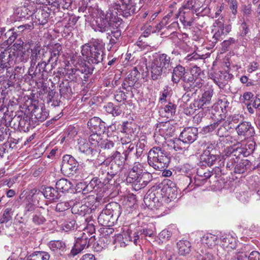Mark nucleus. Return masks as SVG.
Masks as SVG:
<instances>
[{"instance_id":"obj_1","label":"nucleus","mask_w":260,"mask_h":260,"mask_svg":"<svg viewBox=\"0 0 260 260\" xmlns=\"http://www.w3.org/2000/svg\"><path fill=\"white\" fill-rule=\"evenodd\" d=\"M173 63L171 57L166 53L159 54L154 57L150 66L151 77L156 80L165 77L171 71Z\"/></svg>"},{"instance_id":"obj_2","label":"nucleus","mask_w":260,"mask_h":260,"mask_svg":"<svg viewBox=\"0 0 260 260\" xmlns=\"http://www.w3.org/2000/svg\"><path fill=\"white\" fill-rule=\"evenodd\" d=\"M243 122L242 117L239 115L232 116L229 122L222 118H217L213 123L204 127L203 131L204 134L214 132L220 137H226L228 136V129L230 123L239 124Z\"/></svg>"},{"instance_id":"obj_3","label":"nucleus","mask_w":260,"mask_h":260,"mask_svg":"<svg viewBox=\"0 0 260 260\" xmlns=\"http://www.w3.org/2000/svg\"><path fill=\"white\" fill-rule=\"evenodd\" d=\"M82 55L84 56L89 63L98 64L103 59L104 52L101 42L93 40L82 46Z\"/></svg>"},{"instance_id":"obj_4","label":"nucleus","mask_w":260,"mask_h":260,"mask_svg":"<svg viewBox=\"0 0 260 260\" xmlns=\"http://www.w3.org/2000/svg\"><path fill=\"white\" fill-rule=\"evenodd\" d=\"M82 55L84 56L89 63L98 64L103 59L104 52L101 42L93 40L82 46Z\"/></svg>"},{"instance_id":"obj_5","label":"nucleus","mask_w":260,"mask_h":260,"mask_svg":"<svg viewBox=\"0 0 260 260\" xmlns=\"http://www.w3.org/2000/svg\"><path fill=\"white\" fill-rule=\"evenodd\" d=\"M148 163L154 169L162 171L168 167L170 157L167 152L159 147H154L148 153Z\"/></svg>"},{"instance_id":"obj_6","label":"nucleus","mask_w":260,"mask_h":260,"mask_svg":"<svg viewBox=\"0 0 260 260\" xmlns=\"http://www.w3.org/2000/svg\"><path fill=\"white\" fill-rule=\"evenodd\" d=\"M94 231V225L91 224H89L88 228L83 232H80V235L76 238V242L71 250L73 256L77 255L84 248H88L96 240L95 236L91 235Z\"/></svg>"},{"instance_id":"obj_7","label":"nucleus","mask_w":260,"mask_h":260,"mask_svg":"<svg viewBox=\"0 0 260 260\" xmlns=\"http://www.w3.org/2000/svg\"><path fill=\"white\" fill-rule=\"evenodd\" d=\"M120 214L119 205L116 203H109L98 216V222L102 226H111L117 220Z\"/></svg>"},{"instance_id":"obj_8","label":"nucleus","mask_w":260,"mask_h":260,"mask_svg":"<svg viewBox=\"0 0 260 260\" xmlns=\"http://www.w3.org/2000/svg\"><path fill=\"white\" fill-rule=\"evenodd\" d=\"M33 43L31 41L24 43L21 39L17 40L14 44L13 51L11 52L14 63L23 64L29 58L28 50Z\"/></svg>"},{"instance_id":"obj_9","label":"nucleus","mask_w":260,"mask_h":260,"mask_svg":"<svg viewBox=\"0 0 260 260\" xmlns=\"http://www.w3.org/2000/svg\"><path fill=\"white\" fill-rule=\"evenodd\" d=\"M97 203L95 199L93 197H88L79 203L74 205L72 210L75 214L85 216L88 214H93L95 212L97 208Z\"/></svg>"},{"instance_id":"obj_10","label":"nucleus","mask_w":260,"mask_h":260,"mask_svg":"<svg viewBox=\"0 0 260 260\" xmlns=\"http://www.w3.org/2000/svg\"><path fill=\"white\" fill-rule=\"evenodd\" d=\"M14 63L12 53L9 50L3 49L0 46V72L6 70V73L10 74L12 71L11 67ZM8 77V75H6Z\"/></svg>"},{"instance_id":"obj_11","label":"nucleus","mask_w":260,"mask_h":260,"mask_svg":"<svg viewBox=\"0 0 260 260\" xmlns=\"http://www.w3.org/2000/svg\"><path fill=\"white\" fill-rule=\"evenodd\" d=\"M92 28L96 31L104 32L110 28L109 17L108 13L105 14L102 11L99 16L95 17L91 23Z\"/></svg>"},{"instance_id":"obj_12","label":"nucleus","mask_w":260,"mask_h":260,"mask_svg":"<svg viewBox=\"0 0 260 260\" xmlns=\"http://www.w3.org/2000/svg\"><path fill=\"white\" fill-rule=\"evenodd\" d=\"M78 169V162L71 155H64L62 157L61 171L65 175H74Z\"/></svg>"},{"instance_id":"obj_13","label":"nucleus","mask_w":260,"mask_h":260,"mask_svg":"<svg viewBox=\"0 0 260 260\" xmlns=\"http://www.w3.org/2000/svg\"><path fill=\"white\" fill-rule=\"evenodd\" d=\"M204 80L200 77L195 78L192 76L187 75L186 77H184L182 85L184 90L186 92H196L202 86Z\"/></svg>"},{"instance_id":"obj_14","label":"nucleus","mask_w":260,"mask_h":260,"mask_svg":"<svg viewBox=\"0 0 260 260\" xmlns=\"http://www.w3.org/2000/svg\"><path fill=\"white\" fill-rule=\"evenodd\" d=\"M236 132L239 137L244 139L251 137L255 134L253 127L250 122L244 121L236 126Z\"/></svg>"},{"instance_id":"obj_15","label":"nucleus","mask_w":260,"mask_h":260,"mask_svg":"<svg viewBox=\"0 0 260 260\" xmlns=\"http://www.w3.org/2000/svg\"><path fill=\"white\" fill-rule=\"evenodd\" d=\"M193 14L194 12L190 9H184L182 6L175 14V18H177L180 16V20L183 25L190 26L194 21Z\"/></svg>"},{"instance_id":"obj_16","label":"nucleus","mask_w":260,"mask_h":260,"mask_svg":"<svg viewBox=\"0 0 260 260\" xmlns=\"http://www.w3.org/2000/svg\"><path fill=\"white\" fill-rule=\"evenodd\" d=\"M13 119L18 122L19 128L24 132H28L30 128L35 127L33 119H30V118L25 114L16 115Z\"/></svg>"},{"instance_id":"obj_17","label":"nucleus","mask_w":260,"mask_h":260,"mask_svg":"<svg viewBox=\"0 0 260 260\" xmlns=\"http://www.w3.org/2000/svg\"><path fill=\"white\" fill-rule=\"evenodd\" d=\"M161 194L170 201L175 199L177 196V190L175 184L172 181L169 180L166 183L162 184L161 189Z\"/></svg>"},{"instance_id":"obj_18","label":"nucleus","mask_w":260,"mask_h":260,"mask_svg":"<svg viewBox=\"0 0 260 260\" xmlns=\"http://www.w3.org/2000/svg\"><path fill=\"white\" fill-rule=\"evenodd\" d=\"M197 134L198 130L196 128L187 127L183 129L180 137L183 143L191 144L197 139Z\"/></svg>"},{"instance_id":"obj_19","label":"nucleus","mask_w":260,"mask_h":260,"mask_svg":"<svg viewBox=\"0 0 260 260\" xmlns=\"http://www.w3.org/2000/svg\"><path fill=\"white\" fill-rule=\"evenodd\" d=\"M36 5L32 4V5H27L25 6L24 5L17 8L15 10V14L18 18H26L28 19L29 17H32L33 15L34 8Z\"/></svg>"},{"instance_id":"obj_20","label":"nucleus","mask_w":260,"mask_h":260,"mask_svg":"<svg viewBox=\"0 0 260 260\" xmlns=\"http://www.w3.org/2000/svg\"><path fill=\"white\" fill-rule=\"evenodd\" d=\"M214 94V89L212 86L204 90L201 97L198 100V108H202L204 105H210Z\"/></svg>"},{"instance_id":"obj_21","label":"nucleus","mask_w":260,"mask_h":260,"mask_svg":"<svg viewBox=\"0 0 260 260\" xmlns=\"http://www.w3.org/2000/svg\"><path fill=\"white\" fill-rule=\"evenodd\" d=\"M213 146H208L201 156V161L207 164L208 166H212L217 158L218 156L210 152V149H212Z\"/></svg>"},{"instance_id":"obj_22","label":"nucleus","mask_w":260,"mask_h":260,"mask_svg":"<svg viewBox=\"0 0 260 260\" xmlns=\"http://www.w3.org/2000/svg\"><path fill=\"white\" fill-rule=\"evenodd\" d=\"M186 70L184 67L181 65H177L173 68L172 72L171 81L175 84H178L179 81L183 80L184 77H186Z\"/></svg>"},{"instance_id":"obj_23","label":"nucleus","mask_w":260,"mask_h":260,"mask_svg":"<svg viewBox=\"0 0 260 260\" xmlns=\"http://www.w3.org/2000/svg\"><path fill=\"white\" fill-rule=\"evenodd\" d=\"M49 17V13L46 10L41 8L37 9L33 11L32 19H35V21L39 24L44 25L47 22Z\"/></svg>"},{"instance_id":"obj_24","label":"nucleus","mask_w":260,"mask_h":260,"mask_svg":"<svg viewBox=\"0 0 260 260\" xmlns=\"http://www.w3.org/2000/svg\"><path fill=\"white\" fill-rule=\"evenodd\" d=\"M39 195H43L44 197L51 202H55L59 199L60 196L57 190L52 187L48 186L40 191Z\"/></svg>"},{"instance_id":"obj_25","label":"nucleus","mask_w":260,"mask_h":260,"mask_svg":"<svg viewBox=\"0 0 260 260\" xmlns=\"http://www.w3.org/2000/svg\"><path fill=\"white\" fill-rule=\"evenodd\" d=\"M47 65V64L45 61L39 62L34 71L33 70L34 66H32V67L30 66L28 73L31 78H37L38 79H40L42 78L43 76V72H47L46 70Z\"/></svg>"},{"instance_id":"obj_26","label":"nucleus","mask_w":260,"mask_h":260,"mask_svg":"<svg viewBox=\"0 0 260 260\" xmlns=\"http://www.w3.org/2000/svg\"><path fill=\"white\" fill-rule=\"evenodd\" d=\"M40 193V191H38L36 188H33L30 190V194L23 201L25 209L26 211L31 212L35 210V206L32 203V200L34 198L39 196Z\"/></svg>"},{"instance_id":"obj_27","label":"nucleus","mask_w":260,"mask_h":260,"mask_svg":"<svg viewBox=\"0 0 260 260\" xmlns=\"http://www.w3.org/2000/svg\"><path fill=\"white\" fill-rule=\"evenodd\" d=\"M48 115V112L45 108L35 107L31 112V119H36L38 122H42L47 119Z\"/></svg>"},{"instance_id":"obj_28","label":"nucleus","mask_w":260,"mask_h":260,"mask_svg":"<svg viewBox=\"0 0 260 260\" xmlns=\"http://www.w3.org/2000/svg\"><path fill=\"white\" fill-rule=\"evenodd\" d=\"M121 2L119 7L123 16L127 17L135 13V7L130 0H122Z\"/></svg>"},{"instance_id":"obj_29","label":"nucleus","mask_w":260,"mask_h":260,"mask_svg":"<svg viewBox=\"0 0 260 260\" xmlns=\"http://www.w3.org/2000/svg\"><path fill=\"white\" fill-rule=\"evenodd\" d=\"M232 29V26L230 24H225L223 28H216L215 32L212 37V43H216L217 41L222 39V36L227 35Z\"/></svg>"},{"instance_id":"obj_30","label":"nucleus","mask_w":260,"mask_h":260,"mask_svg":"<svg viewBox=\"0 0 260 260\" xmlns=\"http://www.w3.org/2000/svg\"><path fill=\"white\" fill-rule=\"evenodd\" d=\"M217 239L216 235L207 233L201 238V242L205 247L212 248L216 245Z\"/></svg>"},{"instance_id":"obj_31","label":"nucleus","mask_w":260,"mask_h":260,"mask_svg":"<svg viewBox=\"0 0 260 260\" xmlns=\"http://www.w3.org/2000/svg\"><path fill=\"white\" fill-rule=\"evenodd\" d=\"M144 202L147 207L152 210L157 208L159 206L158 199L155 197V193L152 192L145 196Z\"/></svg>"},{"instance_id":"obj_32","label":"nucleus","mask_w":260,"mask_h":260,"mask_svg":"<svg viewBox=\"0 0 260 260\" xmlns=\"http://www.w3.org/2000/svg\"><path fill=\"white\" fill-rule=\"evenodd\" d=\"M134 72V73L132 72L129 74L124 79L122 84V88L123 89L126 90V93H128V92H132V87L135 85L137 81V78L135 75L136 72V71Z\"/></svg>"},{"instance_id":"obj_33","label":"nucleus","mask_w":260,"mask_h":260,"mask_svg":"<svg viewBox=\"0 0 260 260\" xmlns=\"http://www.w3.org/2000/svg\"><path fill=\"white\" fill-rule=\"evenodd\" d=\"M124 236L123 238L125 239V241L133 242L136 245L140 244L141 240L138 228L134 231L128 229L124 234Z\"/></svg>"},{"instance_id":"obj_34","label":"nucleus","mask_w":260,"mask_h":260,"mask_svg":"<svg viewBox=\"0 0 260 260\" xmlns=\"http://www.w3.org/2000/svg\"><path fill=\"white\" fill-rule=\"evenodd\" d=\"M87 126L92 132L98 133L104 127V122L100 118L94 117L88 121Z\"/></svg>"},{"instance_id":"obj_35","label":"nucleus","mask_w":260,"mask_h":260,"mask_svg":"<svg viewBox=\"0 0 260 260\" xmlns=\"http://www.w3.org/2000/svg\"><path fill=\"white\" fill-rule=\"evenodd\" d=\"M152 176L150 173L146 171L142 173L139 175V179H137V187L135 188V189H140L145 187L152 180Z\"/></svg>"},{"instance_id":"obj_36","label":"nucleus","mask_w":260,"mask_h":260,"mask_svg":"<svg viewBox=\"0 0 260 260\" xmlns=\"http://www.w3.org/2000/svg\"><path fill=\"white\" fill-rule=\"evenodd\" d=\"M73 187L71 182L67 179L61 178L56 183V188L62 193L68 192Z\"/></svg>"},{"instance_id":"obj_37","label":"nucleus","mask_w":260,"mask_h":260,"mask_svg":"<svg viewBox=\"0 0 260 260\" xmlns=\"http://www.w3.org/2000/svg\"><path fill=\"white\" fill-rule=\"evenodd\" d=\"M79 150L86 155L92 156L96 153V150L89 146V143L85 140L81 139L78 143Z\"/></svg>"},{"instance_id":"obj_38","label":"nucleus","mask_w":260,"mask_h":260,"mask_svg":"<svg viewBox=\"0 0 260 260\" xmlns=\"http://www.w3.org/2000/svg\"><path fill=\"white\" fill-rule=\"evenodd\" d=\"M234 168L235 172L238 174L245 173L250 169L251 164L248 159H242L240 161H237Z\"/></svg>"},{"instance_id":"obj_39","label":"nucleus","mask_w":260,"mask_h":260,"mask_svg":"<svg viewBox=\"0 0 260 260\" xmlns=\"http://www.w3.org/2000/svg\"><path fill=\"white\" fill-rule=\"evenodd\" d=\"M177 245L180 255H186L189 254L191 251V245L187 240H180L178 242Z\"/></svg>"},{"instance_id":"obj_40","label":"nucleus","mask_w":260,"mask_h":260,"mask_svg":"<svg viewBox=\"0 0 260 260\" xmlns=\"http://www.w3.org/2000/svg\"><path fill=\"white\" fill-rule=\"evenodd\" d=\"M203 5V2L201 0H189L186 4L183 6L184 9H190L194 12L200 11Z\"/></svg>"},{"instance_id":"obj_41","label":"nucleus","mask_w":260,"mask_h":260,"mask_svg":"<svg viewBox=\"0 0 260 260\" xmlns=\"http://www.w3.org/2000/svg\"><path fill=\"white\" fill-rule=\"evenodd\" d=\"M157 129L160 135L164 137L171 136L174 132V130L169 122L160 123L157 126L156 129Z\"/></svg>"},{"instance_id":"obj_42","label":"nucleus","mask_w":260,"mask_h":260,"mask_svg":"<svg viewBox=\"0 0 260 260\" xmlns=\"http://www.w3.org/2000/svg\"><path fill=\"white\" fill-rule=\"evenodd\" d=\"M59 92L60 95L68 98L72 94V91L70 82L68 81L62 82L59 85Z\"/></svg>"},{"instance_id":"obj_43","label":"nucleus","mask_w":260,"mask_h":260,"mask_svg":"<svg viewBox=\"0 0 260 260\" xmlns=\"http://www.w3.org/2000/svg\"><path fill=\"white\" fill-rule=\"evenodd\" d=\"M197 260H215V257L210 250H199L196 255Z\"/></svg>"},{"instance_id":"obj_44","label":"nucleus","mask_w":260,"mask_h":260,"mask_svg":"<svg viewBox=\"0 0 260 260\" xmlns=\"http://www.w3.org/2000/svg\"><path fill=\"white\" fill-rule=\"evenodd\" d=\"M62 49L61 46L59 44H55L50 51V56L49 61L52 60L56 62L60 54V51Z\"/></svg>"},{"instance_id":"obj_45","label":"nucleus","mask_w":260,"mask_h":260,"mask_svg":"<svg viewBox=\"0 0 260 260\" xmlns=\"http://www.w3.org/2000/svg\"><path fill=\"white\" fill-rule=\"evenodd\" d=\"M29 260H49L50 255L45 251H35L28 255Z\"/></svg>"},{"instance_id":"obj_46","label":"nucleus","mask_w":260,"mask_h":260,"mask_svg":"<svg viewBox=\"0 0 260 260\" xmlns=\"http://www.w3.org/2000/svg\"><path fill=\"white\" fill-rule=\"evenodd\" d=\"M197 176L195 178L196 180H201L202 181L207 180L210 178L213 175L212 171L209 170H205L203 168L198 169L197 172Z\"/></svg>"},{"instance_id":"obj_47","label":"nucleus","mask_w":260,"mask_h":260,"mask_svg":"<svg viewBox=\"0 0 260 260\" xmlns=\"http://www.w3.org/2000/svg\"><path fill=\"white\" fill-rule=\"evenodd\" d=\"M106 111L112 114L114 116H117L121 114L122 110L120 107L114 106L113 103H109L105 106Z\"/></svg>"},{"instance_id":"obj_48","label":"nucleus","mask_w":260,"mask_h":260,"mask_svg":"<svg viewBox=\"0 0 260 260\" xmlns=\"http://www.w3.org/2000/svg\"><path fill=\"white\" fill-rule=\"evenodd\" d=\"M256 146L254 141H248L244 147H242L244 151V156H248L254 152Z\"/></svg>"},{"instance_id":"obj_49","label":"nucleus","mask_w":260,"mask_h":260,"mask_svg":"<svg viewBox=\"0 0 260 260\" xmlns=\"http://www.w3.org/2000/svg\"><path fill=\"white\" fill-rule=\"evenodd\" d=\"M146 141L145 139H141L136 146L135 156L138 158L140 157L144 151L146 147Z\"/></svg>"},{"instance_id":"obj_50","label":"nucleus","mask_w":260,"mask_h":260,"mask_svg":"<svg viewBox=\"0 0 260 260\" xmlns=\"http://www.w3.org/2000/svg\"><path fill=\"white\" fill-rule=\"evenodd\" d=\"M140 240H142L146 237H152L154 235V231L150 228H138Z\"/></svg>"},{"instance_id":"obj_51","label":"nucleus","mask_w":260,"mask_h":260,"mask_svg":"<svg viewBox=\"0 0 260 260\" xmlns=\"http://www.w3.org/2000/svg\"><path fill=\"white\" fill-rule=\"evenodd\" d=\"M14 30V28L10 29L5 34V38L7 39L6 40L7 45L12 44L18 37L17 32Z\"/></svg>"},{"instance_id":"obj_52","label":"nucleus","mask_w":260,"mask_h":260,"mask_svg":"<svg viewBox=\"0 0 260 260\" xmlns=\"http://www.w3.org/2000/svg\"><path fill=\"white\" fill-rule=\"evenodd\" d=\"M183 143H184L179 136V138H175L170 140L169 141L168 145L173 148L175 151H178L182 149V145Z\"/></svg>"},{"instance_id":"obj_53","label":"nucleus","mask_w":260,"mask_h":260,"mask_svg":"<svg viewBox=\"0 0 260 260\" xmlns=\"http://www.w3.org/2000/svg\"><path fill=\"white\" fill-rule=\"evenodd\" d=\"M40 50L38 48H34L31 49L30 58V66L32 67L34 66L37 60L40 59Z\"/></svg>"},{"instance_id":"obj_54","label":"nucleus","mask_w":260,"mask_h":260,"mask_svg":"<svg viewBox=\"0 0 260 260\" xmlns=\"http://www.w3.org/2000/svg\"><path fill=\"white\" fill-rule=\"evenodd\" d=\"M49 246L51 249L53 251L56 250H63L65 249L66 245L65 243L60 240H54L50 242Z\"/></svg>"},{"instance_id":"obj_55","label":"nucleus","mask_w":260,"mask_h":260,"mask_svg":"<svg viewBox=\"0 0 260 260\" xmlns=\"http://www.w3.org/2000/svg\"><path fill=\"white\" fill-rule=\"evenodd\" d=\"M101 141H102V140L98 133L93 132V134L89 137V142L92 146L98 145L100 146Z\"/></svg>"},{"instance_id":"obj_56","label":"nucleus","mask_w":260,"mask_h":260,"mask_svg":"<svg viewBox=\"0 0 260 260\" xmlns=\"http://www.w3.org/2000/svg\"><path fill=\"white\" fill-rule=\"evenodd\" d=\"M92 248L94 251H101L105 247L104 240L103 238H100L98 241H94L91 244Z\"/></svg>"},{"instance_id":"obj_57","label":"nucleus","mask_w":260,"mask_h":260,"mask_svg":"<svg viewBox=\"0 0 260 260\" xmlns=\"http://www.w3.org/2000/svg\"><path fill=\"white\" fill-rule=\"evenodd\" d=\"M184 60L186 61H195V62H199L201 63L204 62L203 58L200 56V55L197 53H192L191 54L188 55L186 57L184 58ZM198 65H199L200 63L198 62Z\"/></svg>"},{"instance_id":"obj_58","label":"nucleus","mask_w":260,"mask_h":260,"mask_svg":"<svg viewBox=\"0 0 260 260\" xmlns=\"http://www.w3.org/2000/svg\"><path fill=\"white\" fill-rule=\"evenodd\" d=\"M125 149L126 150L123 152V154L126 160L129 157H132L135 155V146L134 144L131 143L128 147L126 146Z\"/></svg>"},{"instance_id":"obj_59","label":"nucleus","mask_w":260,"mask_h":260,"mask_svg":"<svg viewBox=\"0 0 260 260\" xmlns=\"http://www.w3.org/2000/svg\"><path fill=\"white\" fill-rule=\"evenodd\" d=\"M32 221L36 225H39L44 224L46 219L40 213H36L32 216Z\"/></svg>"},{"instance_id":"obj_60","label":"nucleus","mask_w":260,"mask_h":260,"mask_svg":"<svg viewBox=\"0 0 260 260\" xmlns=\"http://www.w3.org/2000/svg\"><path fill=\"white\" fill-rule=\"evenodd\" d=\"M139 175L136 173L133 172V170H131L128 173V175L126 178V181L131 183H133L134 185L135 188L137 187V179H139Z\"/></svg>"},{"instance_id":"obj_61","label":"nucleus","mask_w":260,"mask_h":260,"mask_svg":"<svg viewBox=\"0 0 260 260\" xmlns=\"http://www.w3.org/2000/svg\"><path fill=\"white\" fill-rule=\"evenodd\" d=\"M114 146V143L110 140L105 139L101 141L100 143V147L105 150H110Z\"/></svg>"},{"instance_id":"obj_62","label":"nucleus","mask_w":260,"mask_h":260,"mask_svg":"<svg viewBox=\"0 0 260 260\" xmlns=\"http://www.w3.org/2000/svg\"><path fill=\"white\" fill-rule=\"evenodd\" d=\"M71 207L70 203L68 201L60 202L57 204L55 210L57 212H63Z\"/></svg>"},{"instance_id":"obj_63","label":"nucleus","mask_w":260,"mask_h":260,"mask_svg":"<svg viewBox=\"0 0 260 260\" xmlns=\"http://www.w3.org/2000/svg\"><path fill=\"white\" fill-rule=\"evenodd\" d=\"M191 75L190 76H194L195 78L200 77L202 79L204 74L202 72L201 68L197 66V64H195L193 66L190 71Z\"/></svg>"},{"instance_id":"obj_64","label":"nucleus","mask_w":260,"mask_h":260,"mask_svg":"<svg viewBox=\"0 0 260 260\" xmlns=\"http://www.w3.org/2000/svg\"><path fill=\"white\" fill-rule=\"evenodd\" d=\"M176 106L175 104L169 103L164 107V111L167 114V116H172L176 112Z\"/></svg>"}]
</instances>
